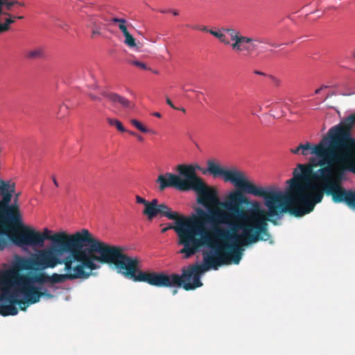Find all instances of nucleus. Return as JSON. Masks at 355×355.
Returning a JSON list of instances; mask_svg holds the SVG:
<instances>
[{
  "label": "nucleus",
  "instance_id": "f257e3e1",
  "mask_svg": "<svg viewBox=\"0 0 355 355\" xmlns=\"http://www.w3.org/2000/svg\"><path fill=\"white\" fill-rule=\"evenodd\" d=\"M355 125V114L344 119L331 127L319 143L300 144V155L311 157L308 164H299L293 173V177L287 180L289 191L287 194L275 191L271 187L257 186L243 172L236 168L225 169L213 160L207 161V171L214 178L222 177L225 182L232 183L241 194H250L265 200L268 211L257 201H251L245 206L249 216L263 241L270 239L268 221L277 225L272 217L289 213L301 217L311 213L316 204L322 202L324 194L331 197L335 202L342 190L343 182L348 173L355 174V138L352 128Z\"/></svg>",
  "mask_w": 355,
  "mask_h": 355
},
{
  "label": "nucleus",
  "instance_id": "f03ea898",
  "mask_svg": "<svg viewBox=\"0 0 355 355\" xmlns=\"http://www.w3.org/2000/svg\"><path fill=\"white\" fill-rule=\"evenodd\" d=\"M177 171L180 176L171 173L158 176L159 190L167 187L182 191L193 190L198 194L197 202L209 210L207 212L198 207L195 216L186 217L167 206L166 211L173 216L166 218L175 220V225L168 224L161 232L175 230L178 244L183 246L180 253L184 258L188 259L201 248L207 247L211 250L203 252L202 255L208 268H217L232 263L239 264L243 256V246L265 240L254 227L243 206L250 202L245 195L234 191L221 202L217 191L196 175L193 165L179 164Z\"/></svg>",
  "mask_w": 355,
  "mask_h": 355
},
{
  "label": "nucleus",
  "instance_id": "7ed1b4c3",
  "mask_svg": "<svg viewBox=\"0 0 355 355\" xmlns=\"http://www.w3.org/2000/svg\"><path fill=\"white\" fill-rule=\"evenodd\" d=\"M8 235L13 244L21 248H42L45 240L51 241V244L49 248L38 252L53 264L58 263L56 255H66L72 250L101 241L87 229H82L73 234L60 231L52 234L48 228H44L41 233L21 224H19L18 228L12 229Z\"/></svg>",
  "mask_w": 355,
  "mask_h": 355
},
{
  "label": "nucleus",
  "instance_id": "20e7f679",
  "mask_svg": "<svg viewBox=\"0 0 355 355\" xmlns=\"http://www.w3.org/2000/svg\"><path fill=\"white\" fill-rule=\"evenodd\" d=\"M65 255H56L58 263L46 267L54 268L58 265H64V274L54 273L49 276V282L52 284L62 283L66 280L77 279H87L92 271L99 269L101 264H107V243L99 241L85 247L69 251Z\"/></svg>",
  "mask_w": 355,
  "mask_h": 355
},
{
  "label": "nucleus",
  "instance_id": "39448f33",
  "mask_svg": "<svg viewBox=\"0 0 355 355\" xmlns=\"http://www.w3.org/2000/svg\"><path fill=\"white\" fill-rule=\"evenodd\" d=\"M107 264L114 265L119 273L133 282H146L156 287H171L180 282L179 275L164 272H143L139 269L137 257H130L123 253L118 245L107 243Z\"/></svg>",
  "mask_w": 355,
  "mask_h": 355
},
{
  "label": "nucleus",
  "instance_id": "423d86ee",
  "mask_svg": "<svg viewBox=\"0 0 355 355\" xmlns=\"http://www.w3.org/2000/svg\"><path fill=\"white\" fill-rule=\"evenodd\" d=\"M24 279L25 277L15 268L0 272V310L10 308V303L17 295L15 291Z\"/></svg>",
  "mask_w": 355,
  "mask_h": 355
},
{
  "label": "nucleus",
  "instance_id": "0eeeda50",
  "mask_svg": "<svg viewBox=\"0 0 355 355\" xmlns=\"http://www.w3.org/2000/svg\"><path fill=\"white\" fill-rule=\"evenodd\" d=\"M203 262L205 261H203ZM211 268L217 270L218 267L217 268H208L204 263L203 266H189L187 268H183L182 275H179L180 282L178 284H174V286H182L186 291L194 290L202 286L200 274Z\"/></svg>",
  "mask_w": 355,
  "mask_h": 355
},
{
  "label": "nucleus",
  "instance_id": "6e6552de",
  "mask_svg": "<svg viewBox=\"0 0 355 355\" xmlns=\"http://www.w3.org/2000/svg\"><path fill=\"white\" fill-rule=\"evenodd\" d=\"M6 182H9L10 184L14 185V191L10 193L11 197L10 200H12V193L15 191V183L10 182V181H5ZM19 193H17L15 198V204L10 205L9 202L7 205L3 207L4 208H0V216L2 215L4 218L8 220L13 225H16L17 226L19 225L20 223V212L19 206L16 204L17 199L19 198ZM11 201V200H10ZM6 234V232L4 231H0V250H4V248L7 246L8 241L4 236Z\"/></svg>",
  "mask_w": 355,
  "mask_h": 355
},
{
  "label": "nucleus",
  "instance_id": "1a4fd4ad",
  "mask_svg": "<svg viewBox=\"0 0 355 355\" xmlns=\"http://www.w3.org/2000/svg\"><path fill=\"white\" fill-rule=\"evenodd\" d=\"M135 198L137 203L142 204L145 206L143 214L146 215L148 220H152L157 215H159L161 217L171 218L173 216L172 214L165 211L167 210V205L164 203L158 204L157 198H154L150 202L139 196H136Z\"/></svg>",
  "mask_w": 355,
  "mask_h": 355
},
{
  "label": "nucleus",
  "instance_id": "9d476101",
  "mask_svg": "<svg viewBox=\"0 0 355 355\" xmlns=\"http://www.w3.org/2000/svg\"><path fill=\"white\" fill-rule=\"evenodd\" d=\"M54 264L40 254H35L31 259L20 258L15 263L13 268L19 272L22 270H45L46 267Z\"/></svg>",
  "mask_w": 355,
  "mask_h": 355
},
{
  "label": "nucleus",
  "instance_id": "9b49d317",
  "mask_svg": "<svg viewBox=\"0 0 355 355\" xmlns=\"http://www.w3.org/2000/svg\"><path fill=\"white\" fill-rule=\"evenodd\" d=\"M248 39L245 42H241L239 43L237 49H232L236 52L241 53L243 52L245 55H250L254 51L257 49V45L255 42L258 43H266L264 38L261 37H251L245 36Z\"/></svg>",
  "mask_w": 355,
  "mask_h": 355
},
{
  "label": "nucleus",
  "instance_id": "f8f14e48",
  "mask_svg": "<svg viewBox=\"0 0 355 355\" xmlns=\"http://www.w3.org/2000/svg\"><path fill=\"white\" fill-rule=\"evenodd\" d=\"M334 203H344L349 208L355 210V191L343 187Z\"/></svg>",
  "mask_w": 355,
  "mask_h": 355
},
{
  "label": "nucleus",
  "instance_id": "ddd939ff",
  "mask_svg": "<svg viewBox=\"0 0 355 355\" xmlns=\"http://www.w3.org/2000/svg\"><path fill=\"white\" fill-rule=\"evenodd\" d=\"M99 94L103 97L107 98L114 105L117 104L121 105L123 107H131V102L125 97L114 92H107L104 90H100Z\"/></svg>",
  "mask_w": 355,
  "mask_h": 355
},
{
  "label": "nucleus",
  "instance_id": "4468645a",
  "mask_svg": "<svg viewBox=\"0 0 355 355\" xmlns=\"http://www.w3.org/2000/svg\"><path fill=\"white\" fill-rule=\"evenodd\" d=\"M14 191V185L0 180V208H4L10 200V193Z\"/></svg>",
  "mask_w": 355,
  "mask_h": 355
},
{
  "label": "nucleus",
  "instance_id": "2eb2a0df",
  "mask_svg": "<svg viewBox=\"0 0 355 355\" xmlns=\"http://www.w3.org/2000/svg\"><path fill=\"white\" fill-rule=\"evenodd\" d=\"M223 31L230 35L231 40L234 42L231 44L232 49H237L239 43L248 40L245 36L241 35L239 31L234 28H223Z\"/></svg>",
  "mask_w": 355,
  "mask_h": 355
},
{
  "label": "nucleus",
  "instance_id": "dca6fc26",
  "mask_svg": "<svg viewBox=\"0 0 355 355\" xmlns=\"http://www.w3.org/2000/svg\"><path fill=\"white\" fill-rule=\"evenodd\" d=\"M15 5H19L21 6H25L24 2H19L17 1H8V0H0V15L2 14V6H6V9L8 10H10L12 7Z\"/></svg>",
  "mask_w": 355,
  "mask_h": 355
},
{
  "label": "nucleus",
  "instance_id": "f3484780",
  "mask_svg": "<svg viewBox=\"0 0 355 355\" xmlns=\"http://www.w3.org/2000/svg\"><path fill=\"white\" fill-rule=\"evenodd\" d=\"M31 280L32 282L39 284L49 282V275L45 273L35 274L31 277Z\"/></svg>",
  "mask_w": 355,
  "mask_h": 355
},
{
  "label": "nucleus",
  "instance_id": "a211bd4d",
  "mask_svg": "<svg viewBox=\"0 0 355 355\" xmlns=\"http://www.w3.org/2000/svg\"><path fill=\"white\" fill-rule=\"evenodd\" d=\"M125 41L124 43L130 48L137 47L139 49L141 47V44L140 42L136 43L135 39L132 37V35L129 33L126 35H124Z\"/></svg>",
  "mask_w": 355,
  "mask_h": 355
},
{
  "label": "nucleus",
  "instance_id": "6ab92c4d",
  "mask_svg": "<svg viewBox=\"0 0 355 355\" xmlns=\"http://www.w3.org/2000/svg\"><path fill=\"white\" fill-rule=\"evenodd\" d=\"M107 123H109V125L116 127V128L121 132H126V130L123 127L122 123L119 121L118 119L108 118Z\"/></svg>",
  "mask_w": 355,
  "mask_h": 355
},
{
  "label": "nucleus",
  "instance_id": "aec40b11",
  "mask_svg": "<svg viewBox=\"0 0 355 355\" xmlns=\"http://www.w3.org/2000/svg\"><path fill=\"white\" fill-rule=\"evenodd\" d=\"M209 33L211 34L213 36L217 37L220 40V42L223 43L224 44L229 45L230 44V40L227 39L225 34L215 31H210Z\"/></svg>",
  "mask_w": 355,
  "mask_h": 355
},
{
  "label": "nucleus",
  "instance_id": "412c9836",
  "mask_svg": "<svg viewBox=\"0 0 355 355\" xmlns=\"http://www.w3.org/2000/svg\"><path fill=\"white\" fill-rule=\"evenodd\" d=\"M44 55V49L42 48H37L34 50L30 51L27 53V57L29 58H40Z\"/></svg>",
  "mask_w": 355,
  "mask_h": 355
},
{
  "label": "nucleus",
  "instance_id": "4be33fe9",
  "mask_svg": "<svg viewBox=\"0 0 355 355\" xmlns=\"http://www.w3.org/2000/svg\"><path fill=\"white\" fill-rule=\"evenodd\" d=\"M130 123L133 126H135L137 130H139L141 132L146 133L149 131L148 128H146L141 123H140L137 119H131Z\"/></svg>",
  "mask_w": 355,
  "mask_h": 355
},
{
  "label": "nucleus",
  "instance_id": "5701e85b",
  "mask_svg": "<svg viewBox=\"0 0 355 355\" xmlns=\"http://www.w3.org/2000/svg\"><path fill=\"white\" fill-rule=\"evenodd\" d=\"M69 114V107L67 105L62 104L60 106L59 110L57 113L58 118H64Z\"/></svg>",
  "mask_w": 355,
  "mask_h": 355
},
{
  "label": "nucleus",
  "instance_id": "b1692460",
  "mask_svg": "<svg viewBox=\"0 0 355 355\" xmlns=\"http://www.w3.org/2000/svg\"><path fill=\"white\" fill-rule=\"evenodd\" d=\"M5 15H7V16H9L10 17L6 19L5 20V23L4 24H7V26L8 27H10V24H12L15 22V19H24V17L23 16H18V17H13L12 18L11 17V15L8 13V12H4L3 13Z\"/></svg>",
  "mask_w": 355,
  "mask_h": 355
},
{
  "label": "nucleus",
  "instance_id": "393cba45",
  "mask_svg": "<svg viewBox=\"0 0 355 355\" xmlns=\"http://www.w3.org/2000/svg\"><path fill=\"white\" fill-rule=\"evenodd\" d=\"M101 21L98 20V19H97L96 17H92L90 18L89 19V26H91L92 28V27H101Z\"/></svg>",
  "mask_w": 355,
  "mask_h": 355
},
{
  "label": "nucleus",
  "instance_id": "a878e982",
  "mask_svg": "<svg viewBox=\"0 0 355 355\" xmlns=\"http://www.w3.org/2000/svg\"><path fill=\"white\" fill-rule=\"evenodd\" d=\"M129 63L132 65H135L137 67H139L142 69H145V70L150 69L149 68L147 67V66L146 65L145 63L141 62L138 60H130V61H129Z\"/></svg>",
  "mask_w": 355,
  "mask_h": 355
},
{
  "label": "nucleus",
  "instance_id": "bb28decb",
  "mask_svg": "<svg viewBox=\"0 0 355 355\" xmlns=\"http://www.w3.org/2000/svg\"><path fill=\"white\" fill-rule=\"evenodd\" d=\"M88 96L92 100V101H98V102H101L102 98L100 96H98V95H96L94 94V93L92 92H89L87 94Z\"/></svg>",
  "mask_w": 355,
  "mask_h": 355
},
{
  "label": "nucleus",
  "instance_id": "cd10ccee",
  "mask_svg": "<svg viewBox=\"0 0 355 355\" xmlns=\"http://www.w3.org/2000/svg\"><path fill=\"white\" fill-rule=\"evenodd\" d=\"M92 37H94L95 35H99L101 34V27H92Z\"/></svg>",
  "mask_w": 355,
  "mask_h": 355
},
{
  "label": "nucleus",
  "instance_id": "c85d7f7f",
  "mask_svg": "<svg viewBox=\"0 0 355 355\" xmlns=\"http://www.w3.org/2000/svg\"><path fill=\"white\" fill-rule=\"evenodd\" d=\"M119 28L121 31V32L124 35H126L128 33H129V31H128L127 26L125 24H119Z\"/></svg>",
  "mask_w": 355,
  "mask_h": 355
},
{
  "label": "nucleus",
  "instance_id": "c756f323",
  "mask_svg": "<svg viewBox=\"0 0 355 355\" xmlns=\"http://www.w3.org/2000/svg\"><path fill=\"white\" fill-rule=\"evenodd\" d=\"M112 21L113 23H119V24H125L126 23V21L125 19H123V18H113L112 19Z\"/></svg>",
  "mask_w": 355,
  "mask_h": 355
},
{
  "label": "nucleus",
  "instance_id": "7c9ffc66",
  "mask_svg": "<svg viewBox=\"0 0 355 355\" xmlns=\"http://www.w3.org/2000/svg\"><path fill=\"white\" fill-rule=\"evenodd\" d=\"M9 29H10V27H8L7 24H4V23L3 24L0 23V34L1 33L8 31Z\"/></svg>",
  "mask_w": 355,
  "mask_h": 355
},
{
  "label": "nucleus",
  "instance_id": "2f4dec72",
  "mask_svg": "<svg viewBox=\"0 0 355 355\" xmlns=\"http://www.w3.org/2000/svg\"><path fill=\"white\" fill-rule=\"evenodd\" d=\"M301 148H300V144L295 148H291V152L295 155H300Z\"/></svg>",
  "mask_w": 355,
  "mask_h": 355
},
{
  "label": "nucleus",
  "instance_id": "473e14b6",
  "mask_svg": "<svg viewBox=\"0 0 355 355\" xmlns=\"http://www.w3.org/2000/svg\"><path fill=\"white\" fill-rule=\"evenodd\" d=\"M166 102L171 108H173L174 110H177L178 109V107L174 105V104L173 103V102L171 101V100L168 97H166Z\"/></svg>",
  "mask_w": 355,
  "mask_h": 355
},
{
  "label": "nucleus",
  "instance_id": "72a5a7b5",
  "mask_svg": "<svg viewBox=\"0 0 355 355\" xmlns=\"http://www.w3.org/2000/svg\"><path fill=\"white\" fill-rule=\"evenodd\" d=\"M19 312H0V314L2 315V316H8V315H15L18 313Z\"/></svg>",
  "mask_w": 355,
  "mask_h": 355
},
{
  "label": "nucleus",
  "instance_id": "f704fd0d",
  "mask_svg": "<svg viewBox=\"0 0 355 355\" xmlns=\"http://www.w3.org/2000/svg\"><path fill=\"white\" fill-rule=\"evenodd\" d=\"M328 86L327 85H322L320 88L317 89L315 91V94H320V91L322 90L323 89H326L327 88Z\"/></svg>",
  "mask_w": 355,
  "mask_h": 355
},
{
  "label": "nucleus",
  "instance_id": "c9c22d12",
  "mask_svg": "<svg viewBox=\"0 0 355 355\" xmlns=\"http://www.w3.org/2000/svg\"><path fill=\"white\" fill-rule=\"evenodd\" d=\"M89 87L91 89H93V90H98V86L96 83H94V84L89 85Z\"/></svg>",
  "mask_w": 355,
  "mask_h": 355
},
{
  "label": "nucleus",
  "instance_id": "e433bc0d",
  "mask_svg": "<svg viewBox=\"0 0 355 355\" xmlns=\"http://www.w3.org/2000/svg\"><path fill=\"white\" fill-rule=\"evenodd\" d=\"M52 180H53V184H55V186L56 187H59V185H58V181H57V180H56V178H55V176H52Z\"/></svg>",
  "mask_w": 355,
  "mask_h": 355
},
{
  "label": "nucleus",
  "instance_id": "4c0bfd02",
  "mask_svg": "<svg viewBox=\"0 0 355 355\" xmlns=\"http://www.w3.org/2000/svg\"><path fill=\"white\" fill-rule=\"evenodd\" d=\"M200 30L207 33H209V31H211V29H208L206 26L201 28Z\"/></svg>",
  "mask_w": 355,
  "mask_h": 355
},
{
  "label": "nucleus",
  "instance_id": "58836bf2",
  "mask_svg": "<svg viewBox=\"0 0 355 355\" xmlns=\"http://www.w3.org/2000/svg\"><path fill=\"white\" fill-rule=\"evenodd\" d=\"M334 95V92H331V93H329L327 94V96L325 97V98L324 99V101H326L327 98L331 97L332 96Z\"/></svg>",
  "mask_w": 355,
  "mask_h": 355
},
{
  "label": "nucleus",
  "instance_id": "ea45409f",
  "mask_svg": "<svg viewBox=\"0 0 355 355\" xmlns=\"http://www.w3.org/2000/svg\"><path fill=\"white\" fill-rule=\"evenodd\" d=\"M136 137L140 141H144V137L142 136H141V135H139L138 134H137Z\"/></svg>",
  "mask_w": 355,
  "mask_h": 355
},
{
  "label": "nucleus",
  "instance_id": "a19ab883",
  "mask_svg": "<svg viewBox=\"0 0 355 355\" xmlns=\"http://www.w3.org/2000/svg\"><path fill=\"white\" fill-rule=\"evenodd\" d=\"M264 40L266 42V44L270 45V46H278V45L275 44H272V43H270L269 42L267 41V40L264 39Z\"/></svg>",
  "mask_w": 355,
  "mask_h": 355
},
{
  "label": "nucleus",
  "instance_id": "79ce46f5",
  "mask_svg": "<svg viewBox=\"0 0 355 355\" xmlns=\"http://www.w3.org/2000/svg\"><path fill=\"white\" fill-rule=\"evenodd\" d=\"M153 116H156V117H158V118H160L162 116L161 114L159 112H154L153 114Z\"/></svg>",
  "mask_w": 355,
  "mask_h": 355
},
{
  "label": "nucleus",
  "instance_id": "37998d69",
  "mask_svg": "<svg viewBox=\"0 0 355 355\" xmlns=\"http://www.w3.org/2000/svg\"><path fill=\"white\" fill-rule=\"evenodd\" d=\"M171 12L173 13V15L177 16L179 15L178 11L177 10H170Z\"/></svg>",
  "mask_w": 355,
  "mask_h": 355
},
{
  "label": "nucleus",
  "instance_id": "c03bdc74",
  "mask_svg": "<svg viewBox=\"0 0 355 355\" xmlns=\"http://www.w3.org/2000/svg\"><path fill=\"white\" fill-rule=\"evenodd\" d=\"M128 132H129V134H130V135H132V136L136 137V135H137V133H136V132H135L129 131Z\"/></svg>",
  "mask_w": 355,
  "mask_h": 355
},
{
  "label": "nucleus",
  "instance_id": "a18cd8bd",
  "mask_svg": "<svg viewBox=\"0 0 355 355\" xmlns=\"http://www.w3.org/2000/svg\"><path fill=\"white\" fill-rule=\"evenodd\" d=\"M160 12L162 13H166V12H170V10H159Z\"/></svg>",
  "mask_w": 355,
  "mask_h": 355
},
{
  "label": "nucleus",
  "instance_id": "49530a36",
  "mask_svg": "<svg viewBox=\"0 0 355 355\" xmlns=\"http://www.w3.org/2000/svg\"><path fill=\"white\" fill-rule=\"evenodd\" d=\"M177 110H180V111H182L184 113L186 112V110L184 107L178 108Z\"/></svg>",
  "mask_w": 355,
  "mask_h": 355
},
{
  "label": "nucleus",
  "instance_id": "de8ad7c7",
  "mask_svg": "<svg viewBox=\"0 0 355 355\" xmlns=\"http://www.w3.org/2000/svg\"><path fill=\"white\" fill-rule=\"evenodd\" d=\"M172 293H173V295H175L178 293V290L177 289H173Z\"/></svg>",
  "mask_w": 355,
  "mask_h": 355
},
{
  "label": "nucleus",
  "instance_id": "09e8293b",
  "mask_svg": "<svg viewBox=\"0 0 355 355\" xmlns=\"http://www.w3.org/2000/svg\"><path fill=\"white\" fill-rule=\"evenodd\" d=\"M192 28H193V29H199V30H200V28H200V27H199V26H193Z\"/></svg>",
  "mask_w": 355,
  "mask_h": 355
},
{
  "label": "nucleus",
  "instance_id": "8fccbe9b",
  "mask_svg": "<svg viewBox=\"0 0 355 355\" xmlns=\"http://www.w3.org/2000/svg\"><path fill=\"white\" fill-rule=\"evenodd\" d=\"M352 56L354 59H355V50L352 52Z\"/></svg>",
  "mask_w": 355,
  "mask_h": 355
},
{
  "label": "nucleus",
  "instance_id": "3c124183",
  "mask_svg": "<svg viewBox=\"0 0 355 355\" xmlns=\"http://www.w3.org/2000/svg\"><path fill=\"white\" fill-rule=\"evenodd\" d=\"M255 73H257V74H259V75H263V73L259 72V71H256Z\"/></svg>",
  "mask_w": 355,
  "mask_h": 355
},
{
  "label": "nucleus",
  "instance_id": "603ef678",
  "mask_svg": "<svg viewBox=\"0 0 355 355\" xmlns=\"http://www.w3.org/2000/svg\"><path fill=\"white\" fill-rule=\"evenodd\" d=\"M155 73L157 74L158 73V71H154Z\"/></svg>",
  "mask_w": 355,
  "mask_h": 355
},
{
  "label": "nucleus",
  "instance_id": "864d4df0",
  "mask_svg": "<svg viewBox=\"0 0 355 355\" xmlns=\"http://www.w3.org/2000/svg\"><path fill=\"white\" fill-rule=\"evenodd\" d=\"M65 26H67V25H63L62 28H65Z\"/></svg>",
  "mask_w": 355,
  "mask_h": 355
}]
</instances>
